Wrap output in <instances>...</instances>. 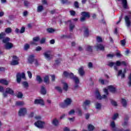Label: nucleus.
I'll return each mask as SVG.
<instances>
[{"label":"nucleus","mask_w":131,"mask_h":131,"mask_svg":"<svg viewBox=\"0 0 131 131\" xmlns=\"http://www.w3.org/2000/svg\"><path fill=\"white\" fill-rule=\"evenodd\" d=\"M62 75L64 77H66V78H70L73 80H74L77 77L76 76H74V74H73V73L68 72L67 71L63 72Z\"/></svg>","instance_id":"f257e3e1"},{"label":"nucleus","mask_w":131,"mask_h":131,"mask_svg":"<svg viewBox=\"0 0 131 131\" xmlns=\"http://www.w3.org/2000/svg\"><path fill=\"white\" fill-rule=\"evenodd\" d=\"M34 125L38 127V128H44L45 124H46V122L43 121H41L40 120H38L37 121L34 123Z\"/></svg>","instance_id":"f03ea898"},{"label":"nucleus","mask_w":131,"mask_h":131,"mask_svg":"<svg viewBox=\"0 0 131 131\" xmlns=\"http://www.w3.org/2000/svg\"><path fill=\"white\" fill-rule=\"evenodd\" d=\"M11 65L16 66L19 64V58L16 55H14L12 57V60L11 62Z\"/></svg>","instance_id":"7ed1b4c3"},{"label":"nucleus","mask_w":131,"mask_h":131,"mask_svg":"<svg viewBox=\"0 0 131 131\" xmlns=\"http://www.w3.org/2000/svg\"><path fill=\"white\" fill-rule=\"evenodd\" d=\"M21 78H25V74L24 73H18L16 75V81L17 83L21 82Z\"/></svg>","instance_id":"20e7f679"},{"label":"nucleus","mask_w":131,"mask_h":131,"mask_svg":"<svg viewBox=\"0 0 131 131\" xmlns=\"http://www.w3.org/2000/svg\"><path fill=\"white\" fill-rule=\"evenodd\" d=\"M27 114V108L25 107L20 108L18 111L19 116H25Z\"/></svg>","instance_id":"39448f33"},{"label":"nucleus","mask_w":131,"mask_h":131,"mask_svg":"<svg viewBox=\"0 0 131 131\" xmlns=\"http://www.w3.org/2000/svg\"><path fill=\"white\" fill-rule=\"evenodd\" d=\"M95 48L96 49L97 51H102V52L105 51V47L103 44L97 43Z\"/></svg>","instance_id":"423d86ee"},{"label":"nucleus","mask_w":131,"mask_h":131,"mask_svg":"<svg viewBox=\"0 0 131 131\" xmlns=\"http://www.w3.org/2000/svg\"><path fill=\"white\" fill-rule=\"evenodd\" d=\"M44 57L46 60L50 61L52 59V55H51V51H46L43 53Z\"/></svg>","instance_id":"0eeeda50"},{"label":"nucleus","mask_w":131,"mask_h":131,"mask_svg":"<svg viewBox=\"0 0 131 131\" xmlns=\"http://www.w3.org/2000/svg\"><path fill=\"white\" fill-rule=\"evenodd\" d=\"M126 72V69H124L123 72H122V70H120L118 71L117 76H121V78H124L125 76V74Z\"/></svg>","instance_id":"6e6552de"},{"label":"nucleus","mask_w":131,"mask_h":131,"mask_svg":"<svg viewBox=\"0 0 131 131\" xmlns=\"http://www.w3.org/2000/svg\"><path fill=\"white\" fill-rule=\"evenodd\" d=\"M96 97L98 100H102V99H106L107 96L106 95H103L102 96L100 95L99 92L97 91L96 92Z\"/></svg>","instance_id":"1a4fd4ad"},{"label":"nucleus","mask_w":131,"mask_h":131,"mask_svg":"<svg viewBox=\"0 0 131 131\" xmlns=\"http://www.w3.org/2000/svg\"><path fill=\"white\" fill-rule=\"evenodd\" d=\"M69 24L70 25V31H72L75 28V25L71 22V20H68L66 22V24Z\"/></svg>","instance_id":"9d476101"},{"label":"nucleus","mask_w":131,"mask_h":131,"mask_svg":"<svg viewBox=\"0 0 131 131\" xmlns=\"http://www.w3.org/2000/svg\"><path fill=\"white\" fill-rule=\"evenodd\" d=\"M122 1V5L123 9L125 10H127L129 9L128 7V5H127V0H121Z\"/></svg>","instance_id":"9b49d317"},{"label":"nucleus","mask_w":131,"mask_h":131,"mask_svg":"<svg viewBox=\"0 0 131 131\" xmlns=\"http://www.w3.org/2000/svg\"><path fill=\"white\" fill-rule=\"evenodd\" d=\"M73 81L75 82V85L74 86V89H78V88H79V85H78L79 84V79L78 77H77Z\"/></svg>","instance_id":"f8f14e48"},{"label":"nucleus","mask_w":131,"mask_h":131,"mask_svg":"<svg viewBox=\"0 0 131 131\" xmlns=\"http://www.w3.org/2000/svg\"><path fill=\"white\" fill-rule=\"evenodd\" d=\"M116 66L119 67V66H121V65H123V66H127V63H126V61H121L120 62V61H117L116 62Z\"/></svg>","instance_id":"ddd939ff"},{"label":"nucleus","mask_w":131,"mask_h":131,"mask_svg":"<svg viewBox=\"0 0 131 131\" xmlns=\"http://www.w3.org/2000/svg\"><path fill=\"white\" fill-rule=\"evenodd\" d=\"M34 104L41 105V106H43L45 105V102L42 99H35Z\"/></svg>","instance_id":"4468645a"},{"label":"nucleus","mask_w":131,"mask_h":131,"mask_svg":"<svg viewBox=\"0 0 131 131\" xmlns=\"http://www.w3.org/2000/svg\"><path fill=\"white\" fill-rule=\"evenodd\" d=\"M125 22L126 23L127 27H129V26H130L131 23L130 20H129V17H128V16H125Z\"/></svg>","instance_id":"2eb2a0df"},{"label":"nucleus","mask_w":131,"mask_h":131,"mask_svg":"<svg viewBox=\"0 0 131 131\" xmlns=\"http://www.w3.org/2000/svg\"><path fill=\"white\" fill-rule=\"evenodd\" d=\"M5 47L6 50H11L13 48V43L11 42H7L5 43Z\"/></svg>","instance_id":"dca6fc26"},{"label":"nucleus","mask_w":131,"mask_h":131,"mask_svg":"<svg viewBox=\"0 0 131 131\" xmlns=\"http://www.w3.org/2000/svg\"><path fill=\"white\" fill-rule=\"evenodd\" d=\"M91 104V101L89 100H86L84 101L83 104V107L85 110H86V106H89Z\"/></svg>","instance_id":"f3484780"},{"label":"nucleus","mask_w":131,"mask_h":131,"mask_svg":"<svg viewBox=\"0 0 131 131\" xmlns=\"http://www.w3.org/2000/svg\"><path fill=\"white\" fill-rule=\"evenodd\" d=\"M108 66L110 67H113L114 66V69L116 71H117L118 70V69L117 68V66H116V62H110L108 63Z\"/></svg>","instance_id":"a211bd4d"},{"label":"nucleus","mask_w":131,"mask_h":131,"mask_svg":"<svg viewBox=\"0 0 131 131\" xmlns=\"http://www.w3.org/2000/svg\"><path fill=\"white\" fill-rule=\"evenodd\" d=\"M52 123L54 126H58L59 120L57 118H54L52 121Z\"/></svg>","instance_id":"6ab92c4d"},{"label":"nucleus","mask_w":131,"mask_h":131,"mask_svg":"<svg viewBox=\"0 0 131 131\" xmlns=\"http://www.w3.org/2000/svg\"><path fill=\"white\" fill-rule=\"evenodd\" d=\"M35 60V59H34V55H31L29 56L28 61L29 63H30V64H32V63L34 62Z\"/></svg>","instance_id":"aec40b11"},{"label":"nucleus","mask_w":131,"mask_h":131,"mask_svg":"<svg viewBox=\"0 0 131 131\" xmlns=\"http://www.w3.org/2000/svg\"><path fill=\"white\" fill-rule=\"evenodd\" d=\"M64 102L66 103V104L68 107L69 105H71V103H72V100L70 98H67L64 100Z\"/></svg>","instance_id":"412c9836"},{"label":"nucleus","mask_w":131,"mask_h":131,"mask_svg":"<svg viewBox=\"0 0 131 131\" xmlns=\"http://www.w3.org/2000/svg\"><path fill=\"white\" fill-rule=\"evenodd\" d=\"M108 89L110 92L113 93V94H115V92H116V89L112 85L108 86Z\"/></svg>","instance_id":"4be33fe9"},{"label":"nucleus","mask_w":131,"mask_h":131,"mask_svg":"<svg viewBox=\"0 0 131 131\" xmlns=\"http://www.w3.org/2000/svg\"><path fill=\"white\" fill-rule=\"evenodd\" d=\"M6 91V93H8V94H9V95H11L12 96H13L14 90H12V89L10 88H7Z\"/></svg>","instance_id":"5701e85b"},{"label":"nucleus","mask_w":131,"mask_h":131,"mask_svg":"<svg viewBox=\"0 0 131 131\" xmlns=\"http://www.w3.org/2000/svg\"><path fill=\"white\" fill-rule=\"evenodd\" d=\"M81 15L82 17H84L85 18H90V14L89 12H82Z\"/></svg>","instance_id":"b1692460"},{"label":"nucleus","mask_w":131,"mask_h":131,"mask_svg":"<svg viewBox=\"0 0 131 131\" xmlns=\"http://www.w3.org/2000/svg\"><path fill=\"white\" fill-rule=\"evenodd\" d=\"M78 73L80 76H83V75H84V71L83 70V68H79L78 70Z\"/></svg>","instance_id":"393cba45"},{"label":"nucleus","mask_w":131,"mask_h":131,"mask_svg":"<svg viewBox=\"0 0 131 131\" xmlns=\"http://www.w3.org/2000/svg\"><path fill=\"white\" fill-rule=\"evenodd\" d=\"M43 81L45 82V83H46V84H49V83H50L49 76H46L44 77Z\"/></svg>","instance_id":"a878e982"},{"label":"nucleus","mask_w":131,"mask_h":131,"mask_svg":"<svg viewBox=\"0 0 131 131\" xmlns=\"http://www.w3.org/2000/svg\"><path fill=\"white\" fill-rule=\"evenodd\" d=\"M36 80L38 83H41V82H42V79L41 78V77H40V76L39 75L36 76Z\"/></svg>","instance_id":"bb28decb"},{"label":"nucleus","mask_w":131,"mask_h":131,"mask_svg":"<svg viewBox=\"0 0 131 131\" xmlns=\"http://www.w3.org/2000/svg\"><path fill=\"white\" fill-rule=\"evenodd\" d=\"M12 28H11L10 27L7 28L5 30V33H7V34H10V33H12Z\"/></svg>","instance_id":"cd10ccee"},{"label":"nucleus","mask_w":131,"mask_h":131,"mask_svg":"<svg viewBox=\"0 0 131 131\" xmlns=\"http://www.w3.org/2000/svg\"><path fill=\"white\" fill-rule=\"evenodd\" d=\"M41 94L42 95H46L47 94V90L44 86H41Z\"/></svg>","instance_id":"c85d7f7f"},{"label":"nucleus","mask_w":131,"mask_h":131,"mask_svg":"<svg viewBox=\"0 0 131 131\" xmlns=\"http://www.w3.org/2000/svg\"><path fill=\"white\" fill-rule=\"evenodd\" d=\"M0 83H2V84H5V85H8L9 84V81L5 79H2L0 80Z\"/></svg>","instance_id":"c756f323"},{"label":"nucleus","mask_w":131,"mask_h":131,"mask_svg":"<svg viewBox=\"0 0 131 131\" xmlns=\"http://www.w3.org/2000/svg\"><path fill=\"white\" fill-rule=\"evenodd\" d=\"M63 90L67 92L68 91V84L66 82H63Z\"/></svg>","instance_id":"7c9ffc66"},{"label":"nucleus","mask_w":131,"mask_h":131,"mask_svg":"<svg viewBox=\"0 0 131 131\" xmlns=\"http://www.w3.org/2000/svg\"><path fill=\"white\" fill-rule=\"evenodd\" d=\"M24 5L26 8H29V6H30V2L28 1H25L24 2Z\"/></svg>","instance_id":"2f4dec72"},{"label":"nucleus","mask_w":131,"mask_h":131,"mask_svg":"<svg viewBox=\"0 0 131 131\" xmlns=\"http://www.w3.org/2000/svg\"><path fill=\"white\" fill-rule=\"evenodd\" d=\"M10 38L7 37L6 38H3V42H4V43H8V42H9V41H10Z\"/></svg>","instance_id":"473e14b6"},{"label":"nucleus","mask_w":131,"mask_h":131,"mask_svg":"<svg viewBox=\"0 0 131 131\" xmlns=\"http://www.w3.org/2000/svg\"><path fill=\"white\" fill-rule=\"evenodd\" d=\"M24 101H16L15 103L16 106H24Z\"/></svg>","instance_id":"72a5a7b5"},{"label":"nucleus","mask_w":131,"mask_h":131,"mask_svg":"<svg viewBox=\"0 0 131 131\" xmlns=\"http://www.w3.org/2000/svg\"><path fill=\"white\" fill-rule=\"evenodd\" d=\"M86 51L88 52H93V47L88 45L86 48Z\"/></svg>","instance_id":"f704fd0d"},{"label":"nucleus","mask_w":131,"mask_h":131,"mask_svg":"<svg viewBox=\"0 0 131 131\" xmlns=\"http://www.w3.org/2000/svg\"><path fill=\"white\" fill-rule=\"evenodd\" d=\"M47 31L48 33H54L56 30L53 28H48L47 29Z\"/></svg>","instance_id":"c9c22d12"},{"label":"nucleus","mask_w":131,"mask_h":131,"mask_svg":"<svg viewBox=\"0 0 131 131\" xmlns=\"http://www.w3.org/2000/svg\"><path fill=\"white\" fill-rule=\"evenodd\" d=\"M95 107L98 110H101L102 104H101V103H96L95 104Z\"/></svg>","instance_id":"e433bc0d"},{"label":"nucleus","mask_w":131,"mask_h":131,"mask_svg":"<svg viewBox=\"0 0 131 131\" xmlns=\"http://www.w3.org/2000/svg\"><path fill=\"white\" fill-rule=\"evenodd\" d=\"M37 11L38 12H41L42 11H43V7L41 5H40L38 6Z\"/></svg>","instance_id":"4c0bfd02"},{"label":"nucleus","mask_w":131,"mask_h":131,"mask_svg":"<svg viewBox=\"0 0 131 131\" xmlns=\"http://www.w3.org/2000/svg\"><path fill=\"white\" fill-rule=\"evenodd\" d=\"M84 36L86 37L89 36V29L87 28H85V30L84 31Z\"/></svg>","instance_id":"58836bf2"},{"label":"nucleus","mask_w":131,"mask_h":131,"mask_svg":"<svg viewBox=\"0 0 131 131\" xmlns=\"http://www.w3.org/2000/svg\"><path fill=\"white\" fill-rule=\"evenodd\" d=\"M59 106L60 107H61V108H66V107L67 106V105L66 104V103L64 102H61L59 103Z\"/></svg>","instance_id":"ea45409f"},{"label":"nucleus","mask_w":131,"mask_h":131,"mask_svg":"<svg viewBox=\"0 0 131 131\" xmlns=\"http://www.w3.org/2000/svg\"><path fill=\"white\" fill-rule=\"evenodd\" d=\"M6 36V33L5 32H1L0 33V39H3Z\"/></svg>","instance_id":"a19ab883"},{"label":"nucleus","mask_w":131,"mask_h":131,"mask_svg":"<svg viewBox=\"0 0 131 131\" xmlns=\"http://www.w3.org/2000/svg\"><path fill=\"white\" fill-rule=\"evenodd\" d=\"M120 42L122 47H125L126 43V41L125 40V39H123L120 41Z\"/></svg>","instance_id":"79ce46f5"},{"label":"nucleus","mask_w":131,"mask_h":131,"mask_svg":"<svg viewBox=\"0 0 131 131\" xmlns=\"http://www.w3.org/2000/svg\"><path fill=\"white\" fill-rule=\"evenodd\" d=\"M23 85L24 86V87L25 89H27V88H28V86H29L28 82H27L26 81L23 82Z\"/></svg>","instance_id":"37998d69"},{"label":"nucleus","mask_w":131,"mask_h":131,"mask_svg":"<svg viewBox=\"0 0 131 131\" xmlns=\"http://www.w3.org/2000/svg\"><path fill=\"white\" fill-rule=\"evenodd\" d=\"M122 104L123 107H126V100L124 99H122Z\"/></svg>","instance_id":"c03bdc74"},{"label":"nucleus","mask_w":131,"mask_h":131,"mask_svg":"<svg viewBox=\"0 0 131 131\" xmlns=\"http://www.w3.org/2000/svg\"><path fill=\"white\" fill-rule=\"evenodd\" d=\"M30 43L32 46H37V42H36L35 41L33 40L32 41H31L30 42Z\"/></svg>","instance_id":"a18cd8bd"},{"label":"nucleus","mask_w":131,"mask_h":131,"mask_svg":"<svg viewBox=\"0 0 131 131\" xmlns=\"http://www.w3.org/2000/svg\"><path fill=\"white\" fill-rule=\"evenodd\" d=\"M29 48H30V46L29 45V44H26L24 46V50L25 51H27V50H28V49H29Z\"/></svg>","instance_id":"49530a36"},{"label":"nucleus","mask_w":131,"mask_h":131,"mask_svg":"<svg viewBox=\"0 0 131 131\" xmlns=\"http://www.w3.org/2000/svg\"><path fill=\"white\" fill-rule=\"evenodd\" d=\"M55 89V90H57V91H58V92H59V93H62V89L61 88V87L56 86Z\"/></svg>","instance_id":"de8ad7c7"},{"label":"nucleus","mask_w":131,"mask_h":131,"mask_svg":"<svg viewBox=\"0 0 131 131\" xmlns=\"http://www.w3.org/2000/svg\"><path fill=\"white\" fill-rule=\"evenodd\" d=\"M17 97L19 98V99H21L22 98V97H23V94H22V93L21 92H18Z\"/></svg>","instance_id":"09e8293b"},{"label":"nucleus","mask_w":131,"mask_h":131,"mask_svg":"<svg viewBox=\"0 0 131 131\" xmlns=\"http://www.w3.org/2000/svg\"><path fill=\"white\" fill-rule=\"evenodd\" d=\"M118 117V114H115L112 118L113 120H115Z\"/></svg>","instance_id":"8fccbe9b"},{"label":"nucleus","mask_w":131,"mask_h":131,"mask_svg":"<svg viewBox=\"0 0 131 131\" xmlns=\"http://www.w3.org/2000/svg\"><path fill=\"white\" fill-rule=\"evenodd\" d=\"M33 40L35 41L36 42H37L39 40V37H34L33 38Z\"/></svg>","instance_id":"3c124183"},{"label":"nucleus","mask_w":131,"mask_h":131,"mask_svg":"<svg viewBox=\"0 0 131 131\" xmlns=\"http://www.w3.org/2000/svg\"><path fill=\"white\" fill-rule=\"evenodd\" d=\"M27 73L29 78H32V73H31V72L28 71H27Z\"/></svg>","instance_id":"603ef678"},{"label":"nucleus","mask_w":131,"mask_h":131,"mask_svg":"<svg viewBox=\"0 0 131 131\" xmlns=\"http://www.w3.org/2000/svg\"><path fill=\"white\" fill-rule=\"evenodd\" d=\"M129 81L128 82V84L129 86H131V73L130 74V75L128 77Z\"/></svg>","instance_id":"864d4df0"},{"label":"nucleus","mask_w":131,"mask_h":131,"mask_svg":"<svg viewBox=\"0 0 131 131\" xmlns=\"http://www.w3.org/2000/svg\"><path fill=\"white\" fill-rule=\"evenodd\" d=\"M97 41L98 42H102V41H103V39H102L101 37H97Z\"/></svg>","instance_id":"5fc2aeb1"},{"label":"nucleus","mask_w":131,"mask_h":131,"mask_svg":"<svg viewBox=\"0 0 131 131\" xmlns=\"http://www.w3.org/2000/svg\"><path fill=\"white\" fill-rule=\"evenodd\" d=\"M24 32H25V28L22 27L19 31V33H24Z\"/></svg>","instance_id":"6e6d98bb"},{"label":"nucleus","mask_w":131,"mask_h":131,"mask_svg":"<svg viewBox=\"0 0 131 131\" xmlns=\"http://www.w3.org/2000/svg\"><path fill=\"white\" fill-rule=\"evenodd\" d=\"M33 116H34V112H32L28 115L29 118H32Z\"/></svg>","instance_id":"4d7b16f0"},{"label":"nucleus","mask_w":131,"mask_h":131,"mask_svg":"<svg viewBox=\"0 0 131 131\" xmlns=\"http://www.w3.org/2000/svg\"><path fill=\"white\" fill-rule=\"evenodd\" d=\"M111 126L113 128H114L115 127V122L114 121H113L111 123Z\"/></svg>","instance_id":"13d9d810"},{"label":"nucleus","mask_w":131,"mask_h":131,"mask_svg":"<svg viewBox=\"0 0 131 131\" xmlns=\"http://www.w3.org/2000/svg\"><path fill=\"white\" fill-rule=\"evenodd\" d=\"M71 16H75L76 12L75 11L71 10L70 11Z\"/></svg>","instance_id":"bf43d9fd"},{"label":"nucleus","mask_w":131,"mask_h":131,"mask_svg":"<svg viewBox=\"0 0 131 131\" xmlns=\"http://www.w3.org/2000/svg\"><path fill=\"white\" fill-rule=\"evenodd\" d=\"M111 104H112L113 106H117V103L114 100H111Z\"/></svg>","instance_id":"052dcab7"},{"label":"nucleus","mask_w":131,"mask_h":131,"mask_svg":"<svg viewBox=\"0 0 131 131\" xmlns=\"http://www.w3.org/2000/svg\"><path fill=\"white\" fill-rule=\"evenodd\" d=\"M36 52H39L41 51V47L40 46H38L36 48Z\"/></svg>","instance_id":"680f3d73"},{"label":"nucleus","mask_w":131,"mask_h":131,"mask_svg":"<svg viewBox=\"0 0 131 131\" xmlns=\"http://www.w3.org/2000/svg\"><path fill=\"white\" fill-rule=\"evenodd\" d=\"M74 113H75L74 110H72L69 112V115H72V114H74Z\"/></svg>","instance_id":"e2e57ef3"},{"label":"nucleus","mask_w":131,"mask_h":131,"mask_svg":"<svg viewBox=\"0 0 131 131\" xmlns=\"http://www.w3.org/2000/svg\"><path fill=\"white\" fill-rule=\"evenodd\" d=\"M45 42H46V38H42L40 41V43H45Z\"/></svg>","instance_id":"0e129e2a"},{"label":"nucleus","mask_w":131,"mask_h":131,"mask_svg":"<svg viewBox=\"0 0 131 131\" xmlns=\"http://www.w3.org/2000/svg\"><path fill=\"white\" fill-rule=\"evenodd\" d=\"M78 113L79 116H81V115H82V112H81V110L78 109Z\"/></svg>","instance_id":"69168bd1"},{"label":"nucleus","mask_w":131,"mask_h":131,"mask_svg":"<svg viewBox=\"0 0 131 131\" xmlns=\"http://www.w3.org/2000/svg\"><path fill=\"white\" fill-rule=\"evenodd\" d=\"M74 6L75 8H79V6H78V2L77 1L75 2Z\"/></svg>","instance_id":"338daca9"},{"label":"nucleus","mask_w":131,"mask_h":131,"mask_svg":"<svg viewBox=\"0 0 131 131\" xmlns=\"http://www.w3.org/2000/svg\"><path fill=\"white\" fill-rule=\"evenodd\" d=\"M51 80L52 81L54 82L55 81V79H56V77L55 76V75H51Z\"/></svg>","instance_id":"774afa93"}]
</instances>
